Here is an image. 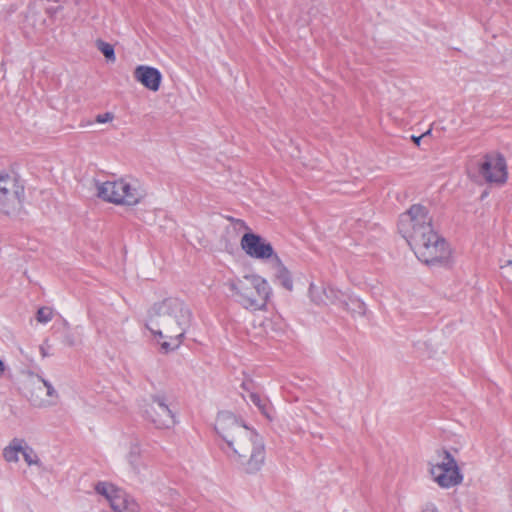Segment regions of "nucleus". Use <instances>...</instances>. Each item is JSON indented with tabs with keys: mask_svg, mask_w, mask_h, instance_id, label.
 Returning a JSON list of instances; mask_svg holds the SVG:
<instances>
[{
	"mask_svg": "<svg viewBox=\"0 0 512 512\" xmlns=\"http://www.w3.org/2000/svg\"><path fill=\"white\" fill-rule=\"evenodd\" d=\"M215 430L224 441L221 450L228 460L246 474L257 473L265 462L263 438L252 428L240 422L231 412H220Z\"/></svg>",
	"mask_w": 512,
	"mask_h": 512,
	"instance_id": "nucleus-1",
	"label": "nucleus"
},
{
	"mask_svg": "<svg viewBox=\"0 0 512 512\" xmlns=\"http://www.w3.org/2000/svg\"><path fill=\"white\" fill-rule=\"evenodd\" d=\"M193 319L189 305L179 297H166L148 310L145 326L165 352L177 349Z\"/></svg>",
	"mask_w": 512,
	"mask_h": 512,
	"instance_id": "nucleus-2",
	"label": "nucleus"
},
{
	"mask_svg": "<svg viewBox=\"0 0 512 512\" xmlns=\"http://www.w3.org/2000/svg\"><path fill=\"white\" fill-rule=\"evenodd\" d=\"M406 215L411 225L408 243L416 257L428 266H448L451 250L445 238L434 230L429 210L421 204H414Z\"/></svg>",
	"mask_w": 512,
	"mask_h": 512,
	"instance_id": "nucleus-3",
	"label": "nucleus"
},
{
	"mask_svg": "<svg viewBox=\"0 0 512 512\" xmlns=\"http://www.w3.org/2000/svg\"><path fill=\"white\" fill-rule=\"evenodd\" d=\"M225 285L235 301L245 309H264L271 294L268 282L256 274L229 279Z\"/></svg>",
	"mask_w": 512,
	"mask_h": 512,
	"instance_id": "nucleus-4",
	"label": "nucleus"
},
{
	"mask_svg": "<svg viewBox=\"0 0 512 512\" xmlns=\"http://www.w3.org/2000/svg\"><path fill=\"white\" fill-rule=\"evenodd\" d=\"M96 189L100 199L115 205L135 206L146 197L144 187L132 178L96 182Z\"/></svg>",
	"mask_w": 512,
	"mask_h": 512,
	"instance_id": "nucleus-5",
	"label": "nucleus"
},
{
	"mask_svg": "<svg viewBox=\"0 0 512 512\" xmlns=\"http://www.w3.org/2000/svg\"><path fill=\"white\" fill-rule=\"evenodd\" d=\"M25 187L13 171H0V211L7 215L19 213L23 208Z\"/></svg>",
	"mask_w": 512,
	"mask_h": 512,
	"instance_id": "nucleus-6",
	"label": "nucleus"
},
{
	"mask_svg": "<svg viewBox=\"0 0 512 512\" xmlns=\"http://www.w3.org/2000/svg\"><path fill=\"white\" fill-rule=\"evenodd\" d=\"M443 460L441 463L431 467V475L435 482L442 488H450L459 485L463 481V475L457 465L455 458L452 454L442 449Z\"/></svg>",
	"mask_w": 512,
	"mask_h": 512,
	"instance_id": "nucleus-7",
	"label": "nucleus"
},
{
	"mask_svg": "<svg viewBox=\"0 0 512 512\" xmlns=\"http://www.w3.org/2000/svg\"><path fill=\"white\" fill-rule=\"evenodd\" d=\"M143 416L157 429H169L175 424V416L166 403V399L160 395H154L144 405Z\"/></svg>",
	"mask_w": 512,
	"mask_h": 512,
	"instance_id": "nucleus-8",
	"label": "nucleus"
},
{
	"mask_svg": "<svg viewBox=\"0 0 512 512\" xmlns=\"http://www.w3.org/2000/svg\"><path fill=\"white\" fill-rule=\"evenodd\" d=\"M95 490L105 497L115 512H139L140 510L134 499L112 484L99 482L96 484Z\"/></svg>",
	"mask_w": 512,
	"mask_h": 512,
	"instance_id": "nucleus-9",
	"label": "nucleus"
},
{
	"mask_svg": "<svg viewBox=\"0 0 512 512\" xmlns=\"http://www.w3.org/2000/svg\"><path fill=\"white\" fill-rule=\"evenodd\" d=\"M478 172L488 183L504 184L508 176L504 156L501 154H486L478 164Z\"/></svg>",
	"mask_w": 512,
	"mask_h": 512,
	"instance_id": "nucleus-10",
	"label": "nucleus"
},
{
	"mask_svg": "<svg viewBox=\"0 0 512 512\" xmlns=\"http://www.w3.org/2000/svg\"><path fill=\"white\" fill-rule=\"evenodd\" d=\"M241 247L250 257L257 259L269 258L274 252L270 243L254 233H246L243 235Z\"/></svg>",
	"mask_w": 512,
	"mask_h": 512,
	"instance_id": "nucleus-11",
	"label": "nucleus"
},
{
	"mask_svg": "<svg viewBox=\"0 0 512 512\" xmlns=\"http://www.w3.org/2000/svg\"><path fill=\"white\" fill-rule=\"evenodd\" d=\"M134 78L145 88L156 92L160 88L162 75L160 71L154 67L139 65L134 70Z\"/></svg>",
	"mask_w": 512,
	"mask_h": 512,
	"instance_id": "nucleus-12",
	"label": "nucleus"
},
{
	"mask_svg": "<svg viewBox=\"0 0 512 512\" xmlns=\"http://www.w3.org/2000/svg\"><path fill=\"white\" fill-rule=\"evenodd\" d=\"M24 439L14 438L3 449V458L9 463H16L19 461V454L23 449Z\"/></svg>",
	"mask_w": 512,
	"mask_h": 512,
	"instance_id": "nucleus-13",
	"label": "nucleus"
},
{
	"mask_svg": "<svg viewBox=\"0 0 512 512\" xmlns=\"http://www.w3.org/2000/svg\"><path fill=\"white\" fill-rule=\"evenodd\" d=\"M322 293L331 304H339L341 307L347 305L346 295L333 287L324 288Z\"/></svg>",
	"mask_w": 512,
	"mask_h": 512,
	"instance_id": "nucleus-14",
	"label": "nucleus"
},
{
	"mask_svg": "<svg viewBox=\"0 0 512 512\" xmlns=\"http://www.w3.org/2000/svg\"><path fill=\"white\" fill-rule=\"evenodd\" d=\"M342 308L350 311L353 315L364 316L366 314V305L358 298L349 297L347 305H343Z\"/></svg>",
	"mask_w": 512,
	"mask_h": 512,
	"instance_id": "nucleus-15",
	"label": "nucleus"
},
{
	"mask_svg": "<svg viewBox=\"0 0 512 512\" xmlns=\"http://www.w3.org/2000/svg\"><path fill=\"white\" fill-rule=\"evenodd\" d=\"M140 454H141V449H140L139 443H137V442L131 443L129 452L127 454V459H128V462L130 463V465L132 466V468L134 469V471L137 473L140 472V461H139Z\"/></svg>",
	"mask_w": 512,
	"mask_h": 512,
	"instance_id": "nucleus-16",
	"label": "nucleus"
},
{
	"mask_svg": "<svg viewBox=\"0 0 512 512\" xmlns=\"http://www.w3.org/2000/svg\"><path fill=\"white\" fill-rule=\"evenodd\" d=\"M25 462L31 466V465H39L40 459L34 449L27 444V442L24 440L23 443V449L21 452Z\"/></svg>",
	"mask_w": 512,
	"mask_h": 512,
	"instance_id": "nucleus-17",
	"label": "nucleus"
},
{
	"mask_svg": "<svg viewBox=\"0 0 512 512\" xmlns=\"http://www.w3.org/2000/svg\"><path fill=\"white\" fill-rule=\"evenodd\" d=\"M277 279L280 284L287 290L291 291L293 289V282L290 276L289 271L280 265L277 271Z\"/></svg>",
	"mask_w": 512,
	"mask_h": 512,
	"instance_id": "nucleus-18",
	"label": "nucleus"
},
{
	"mask_svg": "<svg viewBox=\"0 0 512 512\" xmlns=\"http://www.w3.org/2000/svg\"><path fill=\"white\" fill-rule=\"evenodd\" d=\"M97 48L109 61L114 62L116 60L114 47L111 44L100 40L97 42Z\"/></svg>",
	"mask_w": 512,
	"mask_h": 512,
	"instance_id": "nucleus-19",
	"label": "nucleus"
},
{
	"mask_svg": "<svg viewBox=\"0 0 512 512\" xmlns=\"http://www.w3.org/2000/svg\"><path fill=\"white\" fill-rule=\"evenodd\" d=\"M53 318V310L49 307L38 309L36 319L40 323H48Z\"/></svg>",
	"mask_w": 512,
	"mask_h": 512,
	"instance_id": "nucleus-20",
	"label": "nucleus"
},
{
	"mask_svg": "<svg viewBox=\"0 0 512 512\" xmlns=\"http://www.w3.org/2000/svg\"><path fill=\"white\" fill-rule=\"evenodd\" d=\"M113 119H114L113 113L106 112L104 114L97 115L94 121L88 120L85 123V125H92L93 123L106 124L108 122H111Z\"/></svg>",
	"mask_w": 512,
	"mask_h": 512,
	"instance_id": "nucleus-21",
	"label": "nucleus"
},
{
	"mask_svg": "<svg viewBox=\"0 0 512 512\" xmlns=\"http://www.w3.org/2000/svg\"><path fill=\"white\" fill-rule=\"evenodd\" d=\"M433 130H426L424 133H422L419 136L411 135V140L414 142V144L418 147H420L421 142L427 143L428 139L432 137Z\"/></svg>",
	"mask_w": 512,
	"mask_h": 512,
	"instance_id": "nucleus-22",
	"label": "nucleus"
},
{
	"mask_svg": "<svg viewBox=\"0 0 512 512\" xmlns=\"http://www.w3.org/2000/svg\"><path fill=\"white\" fill-rule=\"evenodd\" d=\"M40 381L43 383V385L46 387V394L48 397H52V398H58V393L57 391L54 389L53 385L45 380L44 378L42 377H39Z\"/></svg>",
	"mask_w": 512,
	"mask_h": 512,
	"instance_id": "nucleus-23",
	"label": "nucleus"
},
{
	"mask_svg": "<svg viewBox=\"0 0 512 512\" xmlns=\"http://www.w3.org/2000/svg\"><path fill=\"white\" fill-rule=\"evenodd\" d=\"M251 402L256 405L263 413H266L265 408L266 405L258 394L252 393L250 394Z\"/></svg>",
	"mask_w": 512,
	"mask_h": 512,
	"instance_id": "nucleus-24",
	"label": "nucleus"
},
{
	"mask_svg": "<svg viewBox=\"0 0 512 512\" xmlns=\"http://www.w3.org/2000/svg\"><path fill=\"white\" fill-rule=\"evenodd\" d=\"M421 512H438V509L433 503H427Z\"/></svg>",
	"mask_w": 512,
	"mask_h": 512,
	"instance_id": "nucleus-25",
	"label": "nucleus"
},
{
	"mask_svg": "<svg viewBox=\"0 0 512 512\" xmlns=\"http://www.w3.org/2000/svg\"><path fill=\"white\" fill-rule=\"evenodd\" d=\"M315 288H316V286L314 284H311L309 292H310V296H311L312 301L317 303V297L314 296V289Z\"/></svg>",
	"mask_w": 512,
	"mask_h": 512,
	"instance_id": "nucleus-26",
	"label": "nucleus"
},
{
	"mask_svg": "<svg viewBox=\"0 0 512 512\" xmlns=\"http://www.w3.org/2000/svg\"><path fill=\"white\" fill-rule=\"evenodd\" d=\"M66 343L69 345V346H74L75 342L73 340L72 337H66Z\"/></svg>",
	"mask_w": 512,
	"mask_h": 512,
	"instance_id": "nucleus-27",
	"label": "nucleus"
},
{
	"mask_svg": "<svg viewBox=\"0 0 512 512\" xmlns=\"http://www.w3.org/2000/svg\"><path fill=\"white\" fill-rule=\"evenodd\" d=\"M5 371V364L2 360H0V376L4 373Z\"/></svg>",
	"mask_w": 512,
	"mask_h": 512,
	"instance_id": "nucleus-28",
	"label": "nucleus"
},
{
	"mask_svg": "<svg viewBox=\"0 0 512 512\" xmlns=\"http://www.w3.org/2000/svg\"><path fill=\"white\" fill-rule=\"evenodd\" d=\"M507 266H511V267H512V260H508V261H506V264H505V265H503V266H501V268H505V267H507Z\"/></svg>",
	"mask_w": 512,
	"mask_h": 512,
	"instance_id": "nucleus-29",
	"label": "nucleus"
},
{
	"mask_svg": "<svg viewBox=\"0 0 512 512\" xmlns=\"http://www.w3.org/2000/svg\"><path fill=\"white\" fill-rule=\"evenodd\" d=\"M53 403H50V402H42L40 404V406H49V405H52Z\"/></svg>",
	"mask_w": 512,
	"mask_h": 512,
	"instance_id": "nucleus-30",
	"label": "nucleus"
},
{
	"mask_svg": "<svg viewBox=\"0 0 512 512\" xmlns=\"http://www.w3.org/2000/svg\"><path fill=\"white\" fill-rule=\"evenodd\" d=\"M42 355L45 357L46 356V351L42 350Z\"/></svg>",
	"mask_w": 512,
	"mask_h": 512,
	"instance_id": "nucleus-31",
	"label": "nucleus"
}]
</instances>
